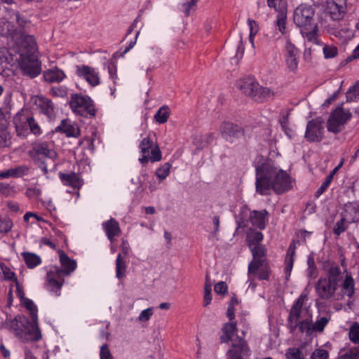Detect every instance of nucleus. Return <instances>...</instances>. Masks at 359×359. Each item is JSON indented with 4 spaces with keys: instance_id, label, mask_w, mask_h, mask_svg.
<instances>
[{
    "instance_id": "1",
    "label": "nucleus",
    "mask_w": 359,
    "mask_h": 359,
    "mask_svg": "<svg viewBox=\"0 0 359 359\" xmlns=\"http://www.w3.org/2000/svg\"><path fill=\"white\" fill-rule=\"evenodd\" d=\"M3 24L0 34L15 41L18 62L23 74L30 78L38 76L41 72V64L36 55V43L32 36L25 32L29 22L20 14H15L10 22L4 21Z\"/></svg>"
},
{
    "instance_id": "2",
    "label": "nucleus",
    "mask_w": 359,
    "mask_h": 359,
    "mask_svg": "<svg viewBox=\"0 0 359 359\" xmlns=\"http://www.w3.org/2000/svg\"><path fill=\"white\" fill-rule=\"evenodd\" d=\"M256 192L268 195L271 190L281 194L292 187V180L283 170L275 166L271 161L258 162L256 165Z\"/></svg>"
},
{
    "instance_id": "3",
    "label": "nucleus",
    "mask_w": 359,
    "mask_h": 359,
    "mask_svg": "<svg viewBox=\"0 0 359 359\" xmlns=\"http://www.w3.org/2000/svg\"><path fill=\"white\" fill-rule=\"evenodd\" d=\"M342 279L341 271L339 266H332L327 272V276L320 278L316 285V290L319 297L323 299L333 298L336 300L343 299L341 294H338L337 290L339 284Z\"/></svg>"
},
{
    "instance_id": "4",
    "label": "nucleus",
    "mask_w": 359,
    "mask_h": 359,
    "mask_svg": "<svg viewBox=\"0 0 359 359\" xmlns=\"http://www.w3.org/2000/svg\"><path fill=\"white\" fill-rule=\"evenodd\" d=\"M30 153L44 175L48 173L49 169L48 168V163L46 161L41 160L42 157H46L48 160L52 161L53 169L55 168V161L57 158V154L53 148V143L46 142H37L34 145Z\"/></svg>"
},
{
    "instance_id": "5",
    "label": "nucleus",
    "mask_w": 359,
    "mask_h": 359,
    "mask_svg": "<svg viewBox=\"0 0 359 359\" xmlns=\"http://www.w3.org/2000/svg\"><path fill=\"white\" fill-rule=\"evenodd\" d=\"M237 332L236 323H225L222 327V334L220 337L221 341L222 343L231 341L232 348L230 350H235L236 353L243 355H249L250 349L245 341L237 335Z\"/></svg>"
},
{
    "instance_id": "6",
    "label": "nucleus",
    "mask_w": 359,
    "mask_h": 359,
    "mask_svg": "<svg viewBox=\"0 0 359 359\" xmlns=\"http://www.w3.org/2000/svg\"><path fill=\"white\" fill-rule=\"evenodd\" d=\"M330 318L325 316H318L315 323H313L312 315L307 318L302 319L297 323V325H290L289 328L291 332H294L297 328L300 333L306 336H311L314 332H322L327 323Z\"/></svg>"
},
{
    "instance_id": "7",
    "label": "nucleus",
    "mask_w": 359,
    "mask_h": 359,
    "mask_svg": "<svg viewBox=\"0 0 359 359\" xmlns=\"http://www.w3.org/2000/svg\"><path fill=\"white\" fill-rule=\"evenodd\" d=\"M69 107L76 115L86 117L95 116L97 112L92 99L87 95L75 93L72 94L69 100Z\"/></svg>"
},
{
    "instance_id": "8",
    "label": "nucleus",
    "mask_w": 359,
    "mask_h": 359,
    "mask_svg": "<svg viewBox=\"0 0 359 359\" xmlns=\"http://www.w3.org/2000/svg\"><path fill=\"white\" fill-rule=\"evenodd\" d=\"M351 114L348 110L337 107L333 110L327 121V129L329 133L338 134L344 130Z\"/></svg>"
},
{
    "instance_id": "9",
    "label": "nucleus",
    "mask_w": 359,
    "mask_h": 359,
    "mask_svg": "<svg viewBox=\"0 0 359 359\" xmlns=\"http://www.w3.org/2000/svg\"><path fill=\"white\" fill-rule=\"evenodd\" d=\"M293 20L297 26L304 29L316 25L315 9L307 4H300L294 11Z\"/></svg>"
},
{
    "instance_id": "10",
    "label": "nucleus",
    "mask_w": 359,
    "mask_h": 359,
    "mask_svg": "<svg viewBox=\"0 0 359 359\" xmlns=\"http://www.w3.org/2000/svg\"><path fill=\"white\" fill-rule=\"evenodd\" d=\"M347 11L346 2L341 0L337 1H330L327 3L323 14L325 15V22L322 25L325 27H330V22H338L342 20Z\"/></svg>"
},
{
    "instance_id": "11",
    "label": "nucleus",
    "mask_w": 359,
    "mask_h": 359,
    "mask_svg": "<svg viewBox=\"0 0 359 359\" xmlns=\"http://www.w3.org/2000/svg\"><path fill=\"white\" fill-rule=\"evenodd\" d=\"M139 147L142 154V157L139 158L141 163H147L149 161L156 162L161 159V152L158 146L149 137H144Z\"/></svg>"
},
{
    "instance_id": "12",
    "label": "nucleus",
    "mask_w": 359,
    "mask_h": 359,
    "mask_svg": "<svg viewBox=\"0 0 359 359\" xmlns=\"http://www.w3.org/2000/svg\"><path fill=\"white\" fill-rule=\"evenodd\" d=\"M306 299L307 294L302 293L292 305L288 317L289 326L294 324L297 325V323L302 319L312 315L309 308L304 307V304Z\"/></svg>"
},
{
    "instance_id": "13",
    "label": "nucleus",
    "mask_w": 359,
    "mask_h": 359,
    "mask_svg": "<svg viewBox=\"0 0 359 359\" xmlns=\"http://www.w3.org/2000/svg\"><path fill=\"white\" fill-rule=\"evenodd\" d=\"M61 273L57 266H50L47 271L46 288L56 297L60 295V290L64 283V277Z\"/></svg>"
},
{
    "instance_id": "14",
    "label": "nucleus",
    "mask_w": 359,
    "mask_h": 359,
    "mask_svg": "<svg viewBox=\"0 0 359 359\" xmlns=\"http://www.w3.org/2000/svg\"><path fill=\"white\" fill-rule=\"evenodd\" d=\"M284 57L287 70L296 72L299 65V52L287 36L285 37Z\"/></svg>"
},
{
    "instance_id": "15",
    "label": "nucleus",
    "mask_w": 359,
    "mask_h": 359,
    "mask_svg": "<svg viewBox=\"0 0 359 359\" xmlns=\"http://www.w3.org/2000/svg\"><path fill=\"white\" fill-rule=\"evenodd\" d=\"M324 134L323 120L320 117L312 119L307 123L304 137L311 142L321 141Z\"/></svg>"
},
{
    "instance_id": "16",
    "label": "nucleus",
    "mask_w": 359,
    "mask_h": 359,
    "mask_svg": "<svg viewBox=\"0 0 359 359\" xmlns=\"http://www.w3.org/2000/svg\"><path fill=\"white\" fill-rule=\"evenodd\" d=\"M271 269L268 262L251 261L248 264V276L250 279L257 278L259 280H269Z\"/></svg>"
},
{
    "instance_id": "17",
    "label": "nucleus",
    "mask_w": 359,
    "mask_h": 359,
    "mask_svg": "<svg viewBox=\"0 0 359 359\" xmlns=\"http://www.w3.org/2000/svg\"><path fill=\"white\" fill-rule=\"evenodd\" d=\"M76 73L79 77L86 80L93 87L100 83V74L95 68L87 65L77 66Z\"/></svg>"
},
{
    "instance_id": "18",
    "label": "nucleus",
    "mask_w": 359,
    "mask_h": 359,
    "mask_svg": "<svg viewBox=\"0 0 359 359\" xmlns=\"http://www.w3.org/2000/svg\"><path fill=\"white\" fill-rule=\"evenodd\" d=\"M220 133L226 141L233 142L243 136V130L238 125L230 122H224L220 126Z\"/></svg>"
},
{
    "instance_id": "19",
    "label": "nucleus",
    "mask_w": 359,
    "mask_h": 359,
    "mask_svg": "<svg viewBox=\"0 0 359 359\" xmlns=\"http://www.w3.org/2000/svg\"><path fill=\"white\" fill-rule=\"evenodd\" d=\"M42 337L41 332L38 326L37 320H32L30 323L27 322V325L25 326V330L22 332V334L20 335V339L23 341H37Z\"/></svg>"
},
{
    "instance_id": "20",
    "label": "nucleus",
    "mask_w": 359,
    "mask_h": 359,
    "mask_svg": "<svg viewBox=\"0 0 359 359\" xmlns=\"http://www.w3.org/2000/svg\"><path fill=\"white\" fill-rule=\"evenodd\" d=\"M28 319L24 316H18L13 319L7 320L5 323V327L12 332L17 337L20 338L22 334Z\"/></svg>"
},
{
    "instance_id": "21",
    "label": "nucleus",
    "mask_w": 359,
    "mask_h": 359,
    "mask_svg": "<svg viewBox=\"0 0 359 359\" xmlns=\"http://www.w3.org/2000/svg\"><path fill=\"white\" fill-rule=\"evenodd\" d=\"M29 116L18 113L13 118V123L18 136L25 137L29 134Z\"/></svg>"
},
{
    "instance_id": "22",
    "label": "nucleus",
    "mask_w": 359,
    "mask_h": 359,
    "mask_svg": "<svg viewBox=\"0 0 359 359\" xmlns=\"http://www.w3.org/2000/svg\"><path fill=\"white\" fill-rule=\"evenodd\" d=\"M236 86L243 93L252 98L255 96V93L259 89V83L251 77L238 80Z\"/></svg>"
},
{
    "instance_id": "23",
    "label": "nucleus",
    "mask_w": 359,
    "mask_h": 359,
    "mask_svg": "<svg viewBox=\"0 0 359 359\" xmlns=\"http://www.w3.org/2000/svg\"><path fill=\"white\" fill-rule=\"evenodd\" d=\"M60 262L62 266V269L59 267V271L62 272L61 275L63 277L70 275L77 266L76 261L71 259L62 251L60 252Z\"/></svg>"
},
{
    "instance_id": "24",
    "label": "nucleus",
    "mask_w": 359,
    "mask_h": 359,
    "mask_svg": "<svg viewBox=\"0 0 359 359\" xmlns=\"http://www.w3.org/2000/svg\"><path fill=\"white\" fill-rule=\"evenodd\" d=\"M268 212L266 210L261 211L253 210L250 212V220L252 224L260 229H263L266 226L268 221Z\"/></svg>"
},
{
    "instance_id": "25",
    "label": "nucleus",
    "mask_w": 359,
    "mask_h": 359,
    "mask_svg": "<svg viewBox=\"0 0 359 359\" xmlns=\"http://www.w3.org/2000/svg\"><path fill=\"white\" fill-rule=\"evenodd\" d=\"M341 281V292H338V294H341L343 297L344 296L351 297L355 292L354 279L350 274L346 273L344 278L342 277Z\"/></svg>"
},
{
    "instance_id": "26",
    "label": "nucleus",
    "mask_w": 359,
    "mask_h": 359,
    "mask_svg": "<svg viewBox=\"0 0 359 359\" xmlns=\"http://www.w3.org/2000/svg\"><path fill=\"white\" fill-rule=\"evenodd\" d=\"M103 229L111 242H113L114 237L119 235L121 229L118 222L111 218L102 224Z\"/></svg>"
},
{
    "instance_id": "27",
    "label": "nucleus",
    "mask_w": 359,
    "mask_h": 359,
    "mask_svg": "<svg viewBox=\"0 0 359 359\" xmlns=\"http://www.w3.org/2000/svg\"><path fill=\"white\" fill-rule=\"evenodd\" d=\"M341 217L346 220L347 223H352L359 221V209L357 205L346 204L341 212Z\"/></svg>"
},
{
    "instance_id": "28",
    "label": "nucleus",
    "mask_w": 359,
    "mask_h": 359,
    "mask_svg": "<svg viewBox=\"0 0 359 359\" xmlns=\"http://www.w3.org/2000/svg\"><path fill=\"white\" fill-rule=\"evenodd\" d=\"M355 33L353 25L350 22L344 23L340 27L334 31V34L344 41L351 39Z\"/></svg>"
},
{
    "instance_id": "29",
    "label": "nucleus",
    "mask_w": 359,
    "mask_h": 359,
    "mask_svg": "<svg viewBox=\"0 0 359 359\" xmlns=\"http://www.w3.org/2000/svg\"><path fill=\"white\" fill-rule=\"evenodd\" d=\"M43 76L44 80L49 83H60L66 77L63 71L57 67L45 71Z\"/></svg>"
},
{
    "instance_id": "30",
    "label": "nucleus",
    "mask_w": 359,
    "mask_h": 359,
    "mask_svg": "<svg viewBox=\"0 0 359 359\" xmlns=\"http://www.w3.org/2000/svg\"><path fill=\"white\" fill-rule=\"evenodd\" d=\"M57 132L64 133L68 137H76L79 135V128L76 125L71 123L69 120H63L55 128Z\"/></svg>"
},
{
    "instance_id": "31",
    "label": "nucleus",
    "mask_w": 359,
    "mask_h": 359,
    "mask_svg": "<svg viewBox=\"0 0 359 359\" xmlns=\"http://www.w3.org/2000/svg\"><path fill=\"white\" fill-rule=\"evenodd\" d=\"M59 175L64 185L77 189L80 188L82 185L79 176L74 172L68 174L60 172Z\"/></svg>"
},
{
    "instance_id": "32",
    "label": "nucleus",
    "mask_w": 359,
    "mask_h": 359,
    "mask_svg": "<svg viewBox=\"0 0 359 359\" xmlns=\"http://www.w3.org/2000/svg\"><path fill=\"white\" fill-rule=\"evenodd\" d=\"M253 256L252 261H260L262 262H267L266 261V250L263 245L256 244L255 246L249 247Z\"/></svg>"
},
{
    "instance_id": "33",
    "label": "nucleus",
    "mask_w": 359,
    "mask_h": 359,
    "mask_svg": "<svg viewBox=\"0 0 359 359\" xmlns=\"http://www.w3.org/2000/svg\"><path fill=\"white\" fill-rule=\"evenodd\" d=\"M296 243L293 241L289 246L285 257V271L287 276H290L293 267L294 256L295 254Z\"/></svg>"
},
{
    "instance_id": "34",
    "label": "nucleus",
    "mask_w": 359,
    "mask_h": 359,
    "mask_svg": "<svg viewBox=\"0 0 359 359\" xmlns=\"http://www.w3.org/2000/svg\"><path fill=\"white\" fill-rule=\"evenodd\" d=\"M127 264L126 260L119 253L116 259V277L118 280H122L126 274Z\"/></svg>"
},
{
    "instance_id": "35",
    "label": "nucleus",
    "mask_w": 359,
    "mask_h": 359,
    "mask_svg": "<svg viewBox=\"0 0 359 359\" xmlns=\"http://www.w3.org/2000/svg\"><path fill=\"white\" fill-rule=\"evenodd\" d=\"M317 25L309 26L306 29L302 28L301 32L303 36L309 42L318 44L319 43L317 36Z\"/></svg>"
},
{
    "instance_id": "36",
    "label": "nucleus",
    "mask_w": 359,
    "mask_h": 359,
    "mask_svg": "<svg viewBox=\"0 0 359 359\" xmlns=\"http://www.w3.org/2000/svg\"><path fill=\"white\" fill-rule=\"evenodd\" d=\"M22 255L27 266L30 269L36 267L41 262L40 257L34 253L24 252Z\"/></svg>"
},
{
    "instance_id": "37",
    "label": "nucleus",
    "mask_w": 359,
    "mask_h": 359,
    "mask_svg": "<svg viewBox=\"0 0 359 359\" xmlns=\"http://www.w3.org/2000/svg\"><path fill=\"white\" fill-rule=\"evenodd\" d=\"M171 114V111L168 108V106H163L158 109L157 112L154 115L155 121L160 123H165L167 122L170 115Z\"/></svg>"
},
{
    "instance_id": "38",
    "label": "nucleus",
    "mask_w": 359,
    "mask_h": 359,
    "mask_svg": "<svg viewBox=\"0 0 359 359\" xmlns=\"http://www.w3.org/2000/svg\"><path fill=\"white\" fill-rule=\"evenodd\" d=\"M11 143V135L8 133L6 126L2 123L0 126V147H6Z\"/></svg>"
},
{
    "instance_id": "39",
    "label": "nucleus",
    "mask_w": 359,
    "mask_h": 359,
    "mask_svg": "<svg viewBox=\"0 0 359 359\" xmlns=\"http://www.w3.org/2000/svg\"><path fill=\"white\" fill-rule=\"evenodd\" d=\"M248 25L250 29L249 40L252 47L255 46V37L259 32V27L258 23L250 18L248 19Z\"/></svg>"
},
{
    "instance_id": "40",
    "label": "nucleus",
    "mask_w": 359,
    "mask_h": 359,
    "mask_svg": "<svg viewBox=\"0 0 359 359\" xmlns=\"http://www.w3.org/2000/svg\"><path fill=\"white\" fill-rule=\"evenodd\" d=\"M359 100V81L351 86L346 93L347 102H358Z\"/></svg>"
},
{
    "instance_id": "41",
    "label": "nucleus",
    "mask_w": 359,
    "mask_h": 359,
    "mask_svg": "<svg viewBox=\"0 0 359 359\" xmlns=\"http://www.w3.org/2000/svg\"><path fill=\"white\" fill-rule=\"evenodd\" d=\"M273 95L271 90L268 88L261 87L259 85L258 91L255 93V96H254L253 99L262 102L267 98H269Z\"/></svg>"
},
{
    "instance_id": "42",
    "label": "nucleus",
    "mask_w": 359,
    "mask_h": 359,
    "mask_svg": "<svg viewBox=\"0 0 359 359\" xmlns=\"http://www.w3.org/2000/svg\"><path fill=\"white\" fill-rule=\"evenodd\" d=\"M212 287L211 283L209 280V276H206L205 284L204 287V294H203V306H208L212 301Z\"/></svg>"
},
{
    "instance_id": "43",
    "label": "nucleus",
    "mask_w": 359,
    "mask_h": 359,
    "mask_svg": "<svg viewBox=\"0 0 359 359\" xmlns=\"http://www.w3.org/2000/svg\"><path fill=\"white\" fill-rule=\"evenodd\" d=\"M11 177H21L27 175L29 172V168L27 165H22L8 169Z\"/></svg>"
},
{
    "instance_id": "44",
    "label": "nucleus",
    "mask_w": 359,
    "mask_h": 359,
    "mask_svg": "<svg viewBox=\"0 0 359 359\" xmlns=\"http://www.w3.org/2000/svg\"><path fill=\"white\" fill-rule=\"evenodd\" d=\"M25 307L29 311L32 320H37V308L34 302L29 299L25 298L21 300Z\"/></svg>"
},
{
    "instance_id": "45",
    "label": "nucleus",
    "mask_w": 359,
    "mask_h": 359,
    "mask_svg": "<svg viewBox=\"0 0 359 359\" xmlns=\"http://www.w3.org/2000/svg\"><path fill=\"white\" fill-rule=\"evenodd\" d=\"M264 236L260 231H252L248 236L249 247L255 246L263 240Z\"/></svg>"
},
{
    "instance_id": "46",
    "label": "nucleus",
    "mask_w": 359,
    "mask_h": 359,
    "mask_svg": "<svg viewBox=\"0 0 359 359\" xmlns=\"http://www.w3.org/2000/svg\"><path fill=\"white\" fill-rule=\"evenodd\" d=\"M348 336L350 340L354 344H359V323H354L349 329Z\"/></svg>"
},
{
    "instance_id": "47",
    "label": "nucleus",
    "mask_w": 359,
    "mask_h": 359,
    "mask_svg": "<svg viewBox=\"0 0 359 359\" xmlns=\"http://www.w3.org/2000/svg\"><path fill=\"white\" fill-rule=\"evenodd\" d=\"M212 140V134H207L205 135H201L198 137V139L196 140L194 142L195 145L197 147L198 149H201L205 147L210 140Z\"/></svg>"
},
{
    "instance_id": "48",
    "label": "nucleus",
    "mask_w": 359,
    "mask_h": 359,
    "mask_svg": "<svg viewBox=\"0 0 359 359\" xmlns=\"http://www.w3.org/2000/svg\"><path fill=\"white\" fill-rule=\"evenodd\" d=\"M285 357L287 359H304L303 353L298 348H288Z\"/></svg>"
},
{
    "instance_id": "49",
    "label": "nucleus",
    "mask_w": 359,
    "mask_h": 359,
    "mask_svg": "<svg viewBox=\"0 0 359 359\" xmlns=\"http://www.w3.org/2000/svg\"><path fill=\"white\" fill-rule=\"evenodd\" d=\"M0 270L1 271L4 278L7 280H18L15 274L13 271H12L7 266H6L4 263H0Z\"/></svg>"
},
{
    "instance_id": "50",
    "label": "nucleus",
    "mask_w": 359,
    "mask_h": 359,
    "mask_svg": "<svg viewBox=\"0 0 359 359\" xmlns=\"http://www.w3.org/2000/svg\"><path fill=\"white\" fill-rule=\"evenodd\" d=\"M324 57L326 59L332 58L337 55V48L332 45H325L323 48Z\"/></svg>"
},
{
    "instance_id": "51",
    "label": "nucleus",
    "mask_w": 359,
    "mask_h": 359,
    "mask_svg": "<svg viewBox=\"0 0 359 359\" xmlns=\"http://www.w3.org/2000/svg\"><path fill=\"white\" fill-rule=\"evenodd\" d=\"M198 0H184L180 6V10L185 13L186 15H190V10L192 7L196 6Z\"/></svg>"
},
{
    "instance_id": "52",
    "label": "nucleus",
    "mask_w": 359,
    "mask_h": 359,
    "mask_svg": "<svg viewBox=\"0 0 359 359\" xmlns=\"http://www.w3.org/2000/svg\"><path fill=\"white\" fill-rule=\"evenodd\" d=\"M348 224L349 223H347L346 220L344 219V217H341V219L336 223L334 227V233L336 235H340L341 233L346 231V229L348 228Z\"/></svg>"
},
{
    "instance_id": "53",
    "label": "nucleus",
    "mask_w": 359,
    "mask_h": 359,
    "mask_svg": "<svg viewBox=\"0 0 359 359\" xmlns=\"http://www.w3.org/2000/svg\"><path fill=\"white\" fill-rule=\"evenodd\" d=\"M12 226L13 222L9 218H0V233H7Z\"/></svg>"
},
{
    "instance_id": "54",
    "label": "nucleus",
    "mask_w": 359,
    "mask_h": 359,
    "mask_svg": "<svg viewBox=\"0 0 359 359\" xmlns=\"http://www.w3.org/2000/svg\"><path fill=\"white\" fill-rule=\"evenodd\" d=\"M170 173V165L166 163L159 168L156 171V177L161 180H165Z\"/></svg>"
},
{
    "instance_id": "55",
    "label": "nucleus",
    "mask_w": 359,
    "mask_h": 359,
    "mask_svg": "<svg viewBox=\"0 0 359 359\" xmlns=\"http://www.w3.org/2000/svg\"><path fill=\"white\" fill-rule=\"evenodd\" d=\"M153 313V308H147L141 311L138 316V320L140 322H147L151 318Z\"/></svg>"
},
{
    "instance_id": "56",
    "label": "nucleus",
    "mask_w": 359,
    "mask_h": 359,
    "mask_svg": "<svg viewBox=\"0 0 359 359\" xmlns=\"http://www.w3.org/2000/svg\"><path fill=\"white\" fill-rule=\"evenodd\" d=\"M29 133L31 132L35 135H39L41 134V130L39 127V124L35 121V120L29 116Z\"/></svg>"
},
{
    "instance_id": "57",
    "label": "nucleus",
    "mask_w": 359,
    "mask_h": 359,
    "mask_svg": "<svg viewBox=\"0 0 359 359\" xmlns=\"http://www.w3.org/2000/svg\"><path fill=\"white\" fill-rule=\"evenodd\" d=\"M100 359H114L107 344L100 347Z\"/></svg>"
},
{
    "instance_id": "58",
    "label": "nucleus",
    "mask_w": 359,
    "mask_h": 359,
    "mask_svg": "<svg viewBox=\"0 0 359 359\" xmlns=\"http://www.w3.org/2000/svg\"><path fill=\"white\" fill-rule=\"evenodd\" d=\"M15 287V292L17 294V296L21 299H25V292L22 286L19 283L18 280H15V281L13 282V283L11 285V290L9 293H11L12 287Z\"/></svg>"
},
{
    "instance_id": "59",
    "label": "nucleus",
    "mask_w": 359,
    "mask_h": 359,
    "mask_svg": "<svg viewBox=\"0 0 359 359\" xmlns=\"http://www.w3.org/2000/svg\"><path fill=\"white\" fill-rule=\"evenodd\" d=\"M328 352L324 349H316L311 354V359H328Z\"/></svg>"
},
{
    "instance_id": "60",
    "label": "nucleus",
    "mask_w": 359,
    "mask_h": 359,
    "mask_svg": "<svg viewBox=\"0 0 359 359\" xmlns=\"http://www.w3.org/2000/svg\"><path fill=\"white\" fill-rule=\"evenodd\" d=\"M359 358V348H355L346 351L341 357V359H358Z\"/></svg>"
},
{
    "instance_id": "61",
    "label": "nucleus",
    "mask_w": 359,
    "mask_h": 359,
    "mask_svg": "<svg viewBox=\"0 0 359 359\" xmlns=\"http://www.w3.org/2000/svg\"><path fill=\"white\" fill-rule=\"evenodd\" d=\"M8 50L6 48L0 47V66L10 62Z\"/></svg>"
},
{
    "instance_id": "62",
    "label": "nucleus",
    "mask_w": 359,
    "mask_h": 359,
    "mask_svg": "<svg viewBox=\"0 0 359 359\" xmlns=\"http://www.w3.org/2000/svg\"><path fill=\"white\" fill-rule=\"evenodd\" d=\"M42 109L47 116H50L53 113V102L49 100H44L43 102Z\"/></svg>"
},
{
    "instance_id": "63",
    "label": "nucleus",
    "mask_w": 359,
    "mask_h": 359,
    "mask_svg": "<svg viewBox=\"0 0 359 359\" xmlns=\"http://www.w3.org/2000/svg\"><path fill=\"white\" fill-rule=\"evenodd\" d=\"M227 285L224 281H220L215 285V292L219 294H224L227 292Z\"/></svg>"
},
{
    "instance_id": "64",
    "label": "nucleus",
    "mask_w": 359,
    "mask_h": 359,
    "mask_svg": "<svg viewBox=\"0 0 359 359\" xmlns=\"http://www.w3.org/2000/svg\"><path fill=\"white\" fill-rule=\"evenodd\" d=\"M13 191V187L7 183H0V193L8 196Z\"/></svg>"
}]
</instances>
